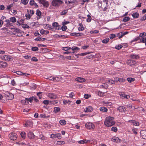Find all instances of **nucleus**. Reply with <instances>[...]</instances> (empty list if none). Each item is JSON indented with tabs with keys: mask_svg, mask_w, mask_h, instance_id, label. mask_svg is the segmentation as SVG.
<instances>
[{
	"mask_svg": "<svg viewBox=\"0 0 146 146\" xmlns=\"http://www.w3.org/2000/svg\"><path fill=\"white\" fill-rule=\"evenodd\" d=\"M96 93L99 96L102 97L103 96L104 94V93L100 91H98Z\"/></svg>",
	"mask_w": 146,
	"mask_h": 146,
	"instance_id": "nucleus-36",
	"label": "nucleus"
},
{
	"mask_svg": "<svg viewBox=\"0 0 146 146\" xmlns=\"http://www.w3.org/2000/svg\"><path fill=\"white\" fill-rule=\"evenodd\" d=\"M71 49L73 51H77L80 50V48L78 47L74 46L72 47Z\"/></svg>",
	"mask_w": 146,
	"mask_h": 146,
	"instance_id": "nucleus-43",
	"label": "nucleus"
},
{
	"mask_svg": "<svg viewBox=\"0 0 146 146\" xmlns=\"http://www.w3.org/2000/svg\"><path fill=\"white\" fill-rule=\"evenodd\" d=\"M52 25L53 27L56 28V27H58L59 25L57 22H54L52 23Z\"/></svg>",
	"mask_w": 146,
	"mask_h": 146,
	"instance_id": "nucleus-47",
	"label": "nucleus"
},
{
	"mask_svg": "<svg viewBox=\"0 0 146 146\" xmlns=\"http://www.w3.org/2000/svg\"><path fill=\"white\" fill-rule=\"evenodd\" d=\"M68 12V10H63L62 11V12H61L60 14L61 15H65Z\"/></svg>",
	"mask_w": 146,
	"mask_h": 146,
	"instance_id": "nucleus-45",
	"label": "nucleus"
},
{
	"mask_svg": "<svg viewBox=\"0 0 146 146\" xmlns=\"http://www.w3.org/2000/svg\"><path fill=\"white\" fill-rule=\"evenodd\" d=\"M7 65V63L6 62H0V68H5Z\"/></svg>",
	"mask_w": 146,
	"mask_h": 146,
	"instance_id": "nucleus-20",
	"label": "nucleus"
},
{
	"mask_svg": "<svg viewBox=\"0 0 146 146\" xmlns=\"http://www.w3.org/2000/svg\"><path fill=\"white\" fill-rule=\"evenodd\" d=\"M20 135L22 138L23 139H25L26 137V134L24 131L21 132L20 133Z\"/></svg>",
	"mask_w": 146,
	"mask_h": 146,
	"instance_id": "nucleus-28",
	"label": "nucleus"
},
{
	"mask_svg": "<svg viewBox=\"0 0 146 146\" xmlns=\"http://www.w3.org/2000/svg\"><path fill=\"white\" fill-rule=\"evenodd\" d=\"M54 82L60 81L62 79L61 77L60 76L54 77Z\"/></svg>",
	"mask_w": 146,
	"mask_h": 146,
	"instance_id": "nucleus-24",
	"label": "nucleus"
},
{
	"mask_svg": "<svg viewBox=\"0 0 146 146\" xmlns=\"http://www.w3.org/2000/svg\"><path fill=\"white\" fill-rule=\"evenodd\" d=\"M42 92H38L37 95L38 96L40 99H41L42 98L41 94Z\"/></svg>",
	"mask_w": 146,
	"mask_h": 146,
	"instance_id": "nucleus-62",
	"label": "nucleus"
},
{
	"mask_svg": "<svg viewBox=\"0 0 146 146\" xmlns=\"http://www.w3.org/2000/svg\"><path fill=\"white\" fill-rule=\"evenodd\" d=\"M115 123L114 121V118L113 117L108 116L106 118L104 121V124L106 126L111 127Z\"/></svg>",
	"mask_w": 146,
	"mask_h": 146,
	"instance_id": "nucleus-1",
	"label": "nucleus"
},
{
	"mask_svg": "<svg viewBox=\"0 0 146 146\" xmlns=\"http://www.w3.org/2000/svg\"><path fill=\"white\" fill-rule=\"evenodd\" d=\"M48 96L50 99H56L57 97L56 94L52 93H48Z\"/></svg>",
	"mask_w": 146,
	"mask_h": 146,
	"instance_id": "nucleus-13",
	"label": "nucleus"
},
{
	"mask_svg": "<svg viewBox=\"0 0 146 146\" xmlns=\"http://www.w3.org/2000/svg\"><path fill=\"white\" fill-rule=\"evenodd\" d=\"M10 19L12 23H15L16 21L17 20L14 17H11L10 18Z\"/></svg>",
	"mask_w": 146,
	"mask_h": 146,
	"instance_id": "nucleus-40",
	"label": "nucleus"
},
{
	"mask_svg": "<svg viewBox=\"0 0 146 146\" xmlns=\"http://www.w3.org/2000/svg\"><path fill=\"white\" fill-rule=\"evenodd\" d=\"M93 110V108L91 106H88L86 108L85 110V111L86 112H91Z\"/></svg>",
	"mask_w": 146,
	"mask_h": 146,
	"instance_id": "nucleus-21",
	"label": "nucleus"
},
{
	"mask_svg": "<svg viewBox=\"0 0 146 146\" xmlns=\"http://www.w3.org/2000/svg\"><path fill=\"white\" fill-rule=\"evenodd\" d=\"M101 86L103 88L105 89L107 88L108 86V85L105 83H103Z\"/></svg>",
	"mask_w": 146,
	"mask_h": 146,
	"instance_id": "nucleus-50",
	"label": "nucleus"
},
{
	"mask_svg": "<svg viewBox=\"0 0 146 146\" xmlns=\"http://www.w3.org/2000/svg\"><path fill=\"white\" fill-rule=\"evenodd\" d=\"M56 137L58 139H60L61 137V134L59 133L55 134H52L50 135V138L54 139Z\"/></svg>",
	"mask_w": 146,
	"mask_h": 146,
	"instance_id": "nucleus-9",
	"label": "nucleus"
},
{
	"mask_svg": "<svg viewBox=\"0 0 146 146\" xmlns=\"http://www.w3.org/2000/svg\"><path fill=\"white\" fill-rule=\"evenodd\" d=\"M43 6L47 8L49 6V3L48 1H45L42 4Z\"/></svg>",
	"mask_w": 146,
	"mask_h": 146,
	"instance_id": "nucleus-29",
	"label": "nucleus"
},
{
	"mask_svg": "<svg viewBox=\"0 0 146 146\" xmlns=\"http://www.w3.org/2000/svg\"><path fill=\"white\" fill-rule=\"evenodd\" d=\"M54 112L57 113L60 110V108L59 107H54Z\"/></svg>",
	"mask_w": 146,
	"mask_h": 146,
	"instance_id": "nucleus-32",
	"label": "nucleus"
},
{
	"mask_svg": "<svg viewBox=\"0 0 146 146\" xmlns=\"http://www.w3.org/2000/svg\"><path fill=\"white\" fill-rule=\"evenodd\" d=\"M33 125V123L32 121H27L24 124V126L25 127H32Z\"/></svg>",
	"mask_w": 146,
	"mask_h": 146,
	"instance_id": "nucleus-11",
	"label": "nucleus"
},
{
	"mask_svg": "<svg viewBox=\"0 0 146 146\" xmlns=\"http://www.w3.org/2000/svg\"><path fill=\"white\" fill-rule=\"evenodd\" d=\"M33 98V96L29 98H26L25 100L22 101V103L25 104H27L29 103V102L31 103L32 102Z\"/></svg>",
	"mask_w": 146,
	"mask_h": 146,
	"instance_id": "nucleus-7",
	"label": "nucleus"
},
{
	"mask_svg": "<svg viewBox=\"0 0 146 146\" xmlns=\"http://www.w3.org/2000/svg\"><path fill=\"white\" fill-rule=\"evenodd\" d=\"M36 14L37 16L39 17V19H40V16L41 15V13L39 10L37 9L36 11ZM37 19H38V17L37 18Z\"/></svg>",
	"mask_w": 146,
	"mask_h": 146,
	"instance_id": "nucleus-34",
	"label": "nucleus"
},
{
	"mask_svg": "<svg viewBox=\"0 0 146 146\" xmlns=\"http://www.w3.org/2000/svg\"><path fill=\"white\" fill-rule=\"evenodd\" d=\"M128 122H130L132 123L133 125L134 126H138L139 125V122L136 121L134 120H129Z\"/></svg>",
	"mask_w": 146,
	"mask_h": 146,
	"instance_id": "nucleus-18",
	"label": "nucleus"
},
{
	"mask_svg": "<svg viewBox=\"0 0 146 146\" xmlns=\"http://www.w3.org/2000/svg\"><path fill=\"white\" fill-rule=\"evenodd\" d=\"M122 45L121 44H119L116 45L115 46V49L119 50L121 48H122Z\"/></svg>",
	"mask_w": 146,
	"mask_h": 146,
	"instance_id": "nucleus-41",
	"label": "nucleus"
},
{
	"mask_svg": "<svg viewBox=\"0 0 146 146\" xmlns=\"http://www.w3.org/2000/svg\"><path fill=\"white\" fill-rule=\"evenodd\" d=\"M13 29V32L17 33H20L21 31L18 28H12L11 29Z\"/></svg>",
	"mask_w": 146,
	"mask_h": 146,
	"instance_id": "nucleus-25",
	"label": "nucleus"
},
{
	"mask_svg": "<svg viewBox=\"0 0 146 146\" xmlns=\"http://www.w3.org/2000/svg\"><path fill=\"white\" fill-rule=\"evenodd\" d=\"M117 110L119 111V112H121L125 113L126 111L125 107L122 106L118 107L117 108Z\"/></svg>",
	"mask_w": 146,
	"mask_h": 146,
	"instance_id": "nucleus-15",
	"label": "nucleus"
},
{
	"mask_svg": "<svg viewBox=\"0 0 146 146\" xmlns=\"http://www.w3.org/2000/svg\"><path fill=\"white\" fill-rule=\"evenodd\" d=\"M146 20V15H145L142 17L140 20L141 21H143Z\"/></svg>",
	"mask_w": 146,
	"mask_h": 146,
	"instance_id": "nucleus-64",
	"label": "nucleus"
},
{
	"mask_svg": "<svg viewBox=\"0 0 146 146\" xmlns=\"http://www.w3.org/2000/svg\"><path fill=\"white\" fill-rule=\"evenodd\" d=\"M21 2L25 5H26L29 2V0H21Z\"/></svg>",
	"mask_w": 146,
	"mask_h": 146,
	"instance_id": "nucleus-48",
	"label": "nucleus"
},
{
	"mask_svg": "<svg viewBox=\"0 0 146 146\" xmlns=\"http://www.w3.org/2000/svg\"><path fill=\"white\" fill-rule=\"evenodd\" d=\"M140 134L143 139H146V130L141 131Z\"/></svg>",
	"mask_w": 146,
	"mask_h": 146,
	"instance_id": "nucleus-17",
	"label": "nucleus"
},
{
	"mask_svg": "<svg viewBox=\"0 0 146 146\" xmlns=\"http://www.w3.org/2000/svg\"><path fill=\"white\" fill-rule=\"evenodd\" d=\"M31 61H33L35 62H36L38 61V59L35 57H32L31 59Z\"/></svg>",
	"mask_w": 146,
	"mask_h": 146,
	"instance_id": "nucleus-59",
	"label": "nucleus"
},
{
	"mask_svg": "<svg viewBox=\"0 0 146 146\" xmlns=\"http://www.w3.org/2000/svg\"><path fill=\"white\" fill-rule=\"evenodd\" d=\"M84 29V28L83 26H80L78 27V29L79 31H83Z\"/></svg>",
	"mask_w": 146,
	"mask_h": 146,
	"instance_id": "nucleus-63",
	"label": "nucleus"
},
{
	"mask_svg": "<svg viewBox=\"0 0 146 146\" xmlns=\"http://www.w3.org/2000/svg\"><path fill=\"white\" fill-rule=\"evenodd\" d=\"M140 42L144 43L146 42V38H142L141 39H140Z\"/></svg>",
	"mask_w": 146,
	"mask_h": 146,
	"instance_id": "nucleus-55",
	"label": "nucleus"
},
{
	"mask_svg": "<svg viewBox=\"0 0 146 146\" xmlns=\"http://www.w3.org/2000/svg\"><path fill=\"white\" fill-rule=\"evenodd\" d=\"M100 110L101 111L104 112H106L108 111V110L107 108L104 107L100 108Z\"/></svg>",
	"mask_w": 146,
	"mask_h": 146,
	"instance_id": "nucleus-27",
	"label": "nucleus"
},
{
	"mask_svg": "<svg viewBox=\"0 0 146 146\" xmlns=\"http://www.w3.org/2000/svg\"><path fill=\"white\" fill-rule=\"evenodd\" d=\"M40 33L42 35H47L49 33V31L47 30H45L43 29H42L40 30Z\"/></svg>",
	"mask_w": 146,
	"mask_h": 146,
	"instance_id": "nucleus-23",
	"label": "nucleus"
},
{
	"mask_svg": "<svg viewBox=\"0 0 146 146\" xmlns=\"http://www.w3.org/2000/svg\"><path fill=\"white\" fill-rule=\"evenodd\" d=\"M135 78L130 77L128 78L127 79V80L129 83L133 82L135 81Z\"/></svg>",
	"mask_w": 146,
	"mask_h": 146,
	"instance_id": "nucleus-31",
	"label": "nucleus"
},
{
	"mask_svg": "<svg viewBox=\"0 0 146 146\" xmlns=\"http://www.w3.org/2000/svg\"><path fill=\"white\" fill-rule=\"evenodd\" d=\"M71 101L70 100H64L63 101V103L65 105L66 104H70Z\"/></svg>",
	"mask_w": 146,
	"mask_h": 146,
	"instance_id": "nucleus-46",
	"label": "nucleus"
},
{
	"mask_svg": "<svg viewBox=\"0 0 146 146\" xmlns=\"http://www.w3.org/2000/svg\"><path fill=\"white\" fill-rule=\"evenodd\" d=\"M1 58L5 61H10L13 60V58L11 56L5 55L1 57Z\"/></svg>",
	"mask_w": 146,
	"mask_h": 146,
	"instance_id": "nucleus-4",
	"label": "nucleus"
},
{
	"mask_svg": "<svg viewBox=\"0 0 146 146\" xmlns=\"http://www.w3.org/2000/svg\"><path fill=\"white\" fill-rule=\"evenodd\" d=\"M71 49V48L70 47L68 46L63 48L62 50L64 51H66L70 50Z\"/></svg>",
	"mask_w": 146,
	"mask_h": 146,
	"instance_id": "nucleus-52",
	"label": "nucleus"
},
{
	"mask_svg": "<svg viewBox=\"0 0 146 146\" xmlns=\"http://www.w3.org/2000/svg\"><path fill=\"white\" fill-rule=\"evenodd\" d=\"M34 35L35 36H37L38 37H40L41 36L40 34L37 31H36L34 33Z\"/></svg>",
	"mask_w": 146,
	"mask_h": 146,
	"instance_id": "nucleus-60",
	"label": "nucleus"
},
{
	"mask_svg": "<svg viewBox=\"0 0 146 146\" xmlns=\"http://www.w3.org/2000/svg\"><path fill=\"white\" fill-rule=\"evenodd\" d=\"M10 20L7 19L5 20V22L7 23V24L9 25H11L12 24L10 22Z\"/></svg>",
	"mask_w": 146,
	"mask_h": 146,
	"instance_id": "nucleus-61",
	"label": "nucleus"
},
{
	"mask_svg": "<svg viewBox=\"0 0 146 146\" xmlns=\"http://www.w3.org/2000/svg\"><path fill=\"white\" fill-rule=\"evenodd\" d=\"M111 130L115 132H116L117 131V129L116 127H113L111 128Z\"/></svg>",
	"mask_w": 146,
	"mask_h": 146,
	"instance_id": "nucleus-44",
	"label": "nucleus"
},
{
	"mask_svg": "<svg viewBox=\"0 0 146 146\" xmlns=\"http://www.w3.org/2000/svg\"><path fill=\"white\" fill-rule=\"evenodd\" d=\"M111 141L116 143H119L121 141V140L119 138V137H113L111 139Z\"/></svg>",
	"mask_w": 146,
	"mask_h": 146,
	"instance_id": "nucleus-12",
	"label": "nucleus"
},
{
	"mask_svg": "<svg viewBox=\"0 0 146 146\" xmlns=\"http://www.w3.org/2000/svg\"><path fill=\"white\" fill-rule=\"evenodd\" d=\"M38 48L36 47H32L31 48L32 50L34 51H36L38 50Z\"/></svg>",
	"mask_w": 146,
	"mask_h": 146,
	"instance_id": "nucleus-56",
	"label": "nucleus"
},
{
	"mask_svg": "<svg viewBox=\"0 0 146 146\" xmlns=\"http://www.w3.org/2000/svg\"><path fill=\"white\" fill-rule=\"evenodd\" d=\"M59 123L61 125H64L66 124V121L62 119L59 121Z\"/></svg>",
	"mask_w": 146,
	"mask_h": 146,
	"instance_id": "nucleus-30",
	"label": "nucleus"
},
{
	"mask_svg": "<svg viewBox=\"0 0 146 146\" xmlns=\"http://www.w3.org/2000/svg\"><path fill=\"white\" fill-rule=\"evenodd\" d=\"M76 1V0H68V4H71L74 3Z\"/></svg>",
	"mask_w": 146,
	"mask_h": 146,
	"instance_id": "nucleus-54",
	"label": "nucleus"
},
{
	"mask_svg": "<svg viewBox=\"0 0 146 146\" xmlns=\"http://www.w3.org/2000/svg\"><path fill=\"white\" fill-rule=\"evenodd\" d=\"M9 137L11 140H16L17 137V134L13 133H10L9 135Z\"/></svg>",
	"mask_w": 146,
	"mask_h": 146,
	"instance_id": "nucleus-8",
	"label": "nucleus"
},
{
	"mask_svg": "<svg viewBox=\"0 0 146 146\" xmlns=\"http://www.w3.org/2000/svg\"><path fill=\"white\" fill-rule=\"evenodd\" d=\"M67 29V27L65 25H63L61 27V29L63 31H66V30Z\"/></svg>",
	"mask_w": 146,
	"mask_h": 146,
	"instance_id": "nucleus-53",
	"label": "nucleus"
},
{
	"mask_svg": "<svg viewBox=\"0 0 146 146\" xmlns=\"http://www.w3.org/2000/svg\"><path fill=\"white\" fill-rule=\"evenodd\" d=\"M132 16L134 18H137L139 17V14L138 13L135 12L133 13L132 14Z\"/></svg>",
	"mask_w": 146,
	"mask_h": 146,
	"instance_id": "nucleus-26",
	"label": "nucleus"
},
{
	"mask_svg": "<svg viewBox=\"0 0 146 146\" xmlns=\"http://www.w3.org/2000/svg\"><path fill=\"white\" fill-rule=\"evenodd\" d=\"M130 20V18L128 17H125L123 19L122 21L124 22H127Z\"/></svg>",
	"mask_w": 146,
	"mask_h": 146,
	"instance_id": "nucleus-38",
	"label": "nucleus"
},
{
	"mask_svg": "<svg viewBox=\"0 0 146 146\" xmlns=\"http://www.w3.org/2000/svg\"><path fill=\"white\" fill-rule=\"evenodd\" d=\"M22 27L24 28H27V29H29V26L26 24H23L22 25Z\"/></svg>",
	"mask_w": 146,
	"mask_h": 146,
	"instance_id": "nucleus-49",
	"label": "nucleus"
},
{
	"mask_svg": "<svg viewBox=\"0 0 146 146\" xmlns=\"http://www.w3.org/2000/svg\"><path fill=\"white\" fill-rule=\"evenodd\" d=\"M39 138L42 140H46V137L42 135H41L39 136Z\"/></svg>",
	"mask_w": 146,
	"mask_h": 146,
	"instance_id": "nucleus-51",
	"label": "nucleus"
},
{
	"mask_svg": "<svg viewBox=\"0 0 146 146\" xmlns=\"http://www.w3.org/2000/svg\"><path fill=\"white\" fill-rule=\"evenodd\" d=\"M85 127L88 129H94L95 127L94 125L91 122H87L85 124Z\"/></svg>",
	"mask_w": 146,
	"mask_h": 146,
	"instance_id": "nucleus-6",
	"label": "nucleus"
},
{
	"mask_svg": "<svg viewBox=\"0 0 146 146\" xmlns=\"http://www.w3.org/2000/svg\"><path fill=\"white\" fill-rule=\"evenodd\" d=\"M106 82L108 84H113L114 83V81L111 80H106Z\"/></svg>",
	"mask_w": 146,
	"mask_h": 146,
	"instance_id": "nucleus-37",
	"label": "nucleus"
},
{
	"mask_svg": "<svg viewBox=\"0 0 146 146\" xmlns=\"http://www.w3.org/2000/svg\"><path fill=\"white\" fill-rule=\"evenodd\" d=\"M83 35L82 33H70V35L72 36L78 37L81 36Z\"/></svg>",
	"mask_w": 146,
	"mask_h": 146,
	"instance_id": "nucleus-14",
	"label": "nucleus"
},
{
	"mask_svg": "<svg viewBox=\"0 0 146 146\" xmlns=\"http://www.w3.org/2000/svg\"><path fill=\"white\" fill-rule=\"evenodd\" d=\"M128 33V32L127 31L122 32L118 33V34L119 35H120V34H122L123 36L126 34H127Z\"/></svg>",
	"mask_w": 146,
	"mask_h": 146,
	"instance_id": "nucleus-57",
	"label": "nucleus"
},
{
	"mask_svg": "<svg viewBox=\"0 0 146 146\" xmlns=\"http://www.w3.org/2000/svg\"><path fill=\"white\" fill-rule=\"evenodd\" d=\"M87 17L88 18L86 20V22L88 23L90 22L92 20L91 16L90 15L88 14L87 15Z\"/></svg>",
	"mask_w": 146,
	"mask_h": 146,
	"instance_id": "nucleus-35",
	"label": "nucleus"
},
{
	"mask_svg": "<svg viewBox=\"0 0 146 146\" xmlns=\"http://www.w3.org/2000/svg\"><path fill=\"white\" fill-rule=\"evenodd\" d=\"M120 97L123 99H128L130 98V96L129 95H127L124 92H121L119 94Z\"/></svg>",
	"mask_w": 146,
	"mask_h": 146,
	"instance_id": "nucleus-5",
	"label": "nucleus"
},
{
	"mask_svg": "<svg viewBox=\"0 0 146 146\" xmlns=\"http://www.w3.org/2000/svg\"><path fill=\"white\" fill-rule=\"evenodd\" d=\"M4 94L5 97L9 100H12L14 98L13 94L8 91L5 92Z\"/></svg>",
	"mask_w": 146,
	"mask_h": 146,
	"instance_id": "nucleus-3",
	"label": "nucleus"
},
{
	"mask_svg": "<svg viewBox=\"0 0 146 146\" xmlns=\"http://www.w3.org/2000/svg\"><path fill=\"white\" fill-rule=\"evenodd\" d=\"M130 57L133 59H138L139 56L138 54H132L130 56Z\"/></svg>",
	"mask_w": 146,
	"mask_h": 146,
	"instance_id": "nucleus-22",
	"label": "nucleus"
},
{
	"mask_svg": "<svg viewBox=\"0 0 146 146\" xmlns=\"http://www.w3.org/2000/svg\"><path fill=\"white\" fill-rule=\"evenodd\" d=\"M46 38H44L37 37L35 39V40L36 41L40 40L44 41L46 40Z\"/></svg>",
	"mask_w": 146,
	"mask_h": 146,
	"instance_id": "nucleus-33",
	"label": "nucleus"
},
{
	"mask_svg": "<svg viewBox=\"0 0 146 146\" xmlns=\"http://www.w3.org/2000/svg\"><path fill=\"white\" fill-rule=\"evenodd\" d=\"M127 63L128 65L131 66H133L136 65V62L134 60H129L127 61Z\"/></svg>",
	"mask_w": 146,
	"mask_h": 146,
	"instance_id": "nucleus-10",
	"label": "nucleus"
},
{
	"mask_svg": "<svg viewBox=\"0 0 146 146\" xmlns=\"http://www.w3.org/2000/svg\"><path fill=\"white\" fill-rule=\"evenodd\" d=\"M109 40L110 39L109 38H106L102 40V42L103 43L106 44L109 41Z\"/></svg>",
	"mask_w": 146,
	"mask_h": 146,
	"instance_id": "nucleus-42",
	"label": "nucleus"
},
{
	"mask_svg": "<svg viewBox=\"0 0 146 146\" xmlns=\"http://www.w3.org/2000/svg\"><path fill=\"white\" fill-rule=\"evenodd\" d=\"M27 135L28 137L30 139L34 138L35 136L33 133L31 131H30L28 133Z\"/></svg>",
	"mask_w": 146,
	"mask_h": 146,
	"instance_id": "nucleus-16",
	"label": "nucleus"
},
{
	"mask_svg": "<svg viewBox=\"0 0 146 146\" xmlns=\"http://www.w3.org/2000/svg\"><path fill=\"white\" fill-rule=\"evenodd\" d=\"M63 1L61 0H53L52 4L53 6L58 7L62 4Z\"/></svg>",
	"mask_w": 146,
	"mask_h": 146,
	"instance_id": "nucleus-2",
	"label": "nucleus"
},
{
	"mask_svg": "<svg viewBox=\"0 0 146 146\" xmlns=\"http://www.w3.org/2000/svg\"><path fill=\"white\" fill-rule=\"evenodd\" d=\"M57 142H58V144L59 145H64L65 143V142L63 141H57Z\"/></svg>",
	"mask_w": 146,
	"mask_h": 146,
	"instance_id": "nucleus-58",
	"label": "nucleus"
},
{
	"mask_svg": "<svg viewBox=\"0 0 146 146\" xmlns=\"http://www.w3.org/2000/svg\"><path fill=\"white\" fill-rule=\"evenodd\" d=\"M40 116L41 117L43 118H47L50 117L49 115L46 116L44 114H40Z\"/></svg>",
	"mask_w": 146,
	"mask_h": 146,
	"instance_id": "nucleus-39",
	"label": "nucleus"
},
{
	"mask_svg": "<svg viewBox=\"0 0 146 146\" xmlns=\"http://www.w3.org/2000/svg\"><path fill=\"white\" fill-rule=\"evenodd\" d=\"M75 80L80 83L86 81V80L84 78L79 77L76 78Z\"/></svg>",
	"mask_w": 146,
	"mask_h": 146,
	"instance_id": "nucleus-19",
	"label": "nucleus"
}]
</instances>
